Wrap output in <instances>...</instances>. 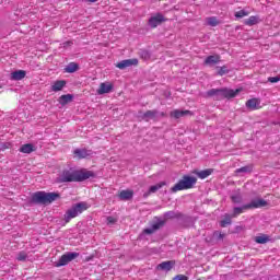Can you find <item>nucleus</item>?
<instances>
[{"instance_id":"obj_10","label":"nucleus","mask_w":280,"mask_h":280,"mask_svg":"<svg viewBox=\"0 0 280 280\" xmlns=\"http://www.w3.org/2000/svg\"><path fill=\"white\" fill-rule=\"evenodd\" d=\"M73 154L75 159H88V156H93V152L88 149H75Z\"/></svg>"},{"instance_id":"obj_39","label":"nucleus","mask_w":280,"mask_h":280,"mask_svg":"<svg viewBox=\"0 0 280 280\" xmlns=\"http://www.w3.org/2000/svg\"><path fill=\"white\" fill-rule=\"evenodd\" d=\"M115 222H117L115 217H107V224H115Z\"/></svg>"},{"instance_id":"obj_25","label":"nucleus","mask_w":280,"mask_h":280,"mask_svg":"<svg viewBox=\"0 0 280 280\" xmlns=\"http://www.w3.org/2000/svg\"><path fill=\"white\" fill-rule=\"evenodd\" d=\"M259 23V16L257 15H252L247 20H245V25H248L252 27V25H257Z\"/></svg>"},{"instance_id":"obj_13","label":"nucleus","mask_w":280,"mask_h":280,"mask_svg":"<svg viewBox=\"0 0 280 280\" xmlns=\"http://www.w3.org/2000/svg\"><path fill=\"white\" fill-rule=\"evenodd\" d=\"M187 115H191V112L180 109H174L173 112H171V117H173L174 119H180V117H185Z\"/></svg>"},{"instance_id":"obj_23","label":"nucleus","mask_w":280,"mask_h":280,"mask_svg":"<svg viewBox=\"0 0 280 280\" xmlns=\"http://www.w3.org/2000/svg\"><path fill=\"white\" fill-rule=\"evenodd\" d=\"M78 69H80V66H78V63H75V62H70V63L65 68V71H66V73H75V71H78Z\"/></svg>"},{"instance_id":"obj_3","label":"nucleus","mask_w":280,"mask_h":280,"mask_svg":"<svg viewBox=\"0 0 280 280\" xmlns=\"http://www.w3.org/2000/svg\"><path fill=\"white\" fill-rule=\"evenodd\" d=\"M58 198H60V194L58 192L37 191L32 196L33 202H37V205H51Z\"/></svg>"},{"instance_id":"obj_12","label":"nucleus","mask_w":280,"mask_h":280,"mask_svg":"<svg viewBox=\"0 0 280 280\" xmlns=\"http://www.w3.org/2000/svg\"><path fill=\"white\" fill-rule=\"evenodd\" d=\"M110 91H113V85L110 83H101L97 94L104 95L106 93H110Z\"/></svg>"},{"instance_id":"obj_14","label":"nucleus","mask_w":280,"mask_h":280,"mask_svg":"<svg viewBox=\"0 0 280 280\" xmlns=\"http://www.w3.org/2000/svg\"><path fill=\"white\" fill-rule=\"evenodd\" d=\"M20 152L22 154H32V152H36V147L32 143H26L20 148Z\"/></svg>"},{"instance_id":"obj_27","label":"nucleus","mask_w":280,"mask_h":280,"mask_svg":"<svg viewBox=\"0 0 280 280\" xmlns=\"http://www.w3.org/2000/svg\"><path fill=\"white\" fill-rule=\"evenodd\" d=\"M142 117L145 119V121H150V119H154L156 117V110H148Z\"/></svg>"},{"instance_id":"obj_38","label":"nucleus","mask_w":280,"mask_h":280,"mask_svg":"<svg viewBox=\"0 0 280 280\" xmlns=\"http://www.w3.org/2000/svg\"><path fill=\"white\" fill-rule=\"evenodd\" d=\"M268 82H271V84H275L277 82H280V78L279 77H270L268 79Z\"/></svg>"},{"instance_id":"obj_8","label":"nucleus","mask_w":280,"mask_h":280,"mask_svg":"<svg viewBox=\"0 0 280 280\" xmlns=\"http://www.w3.org/2000/svg\"><path fill=\"white\" fill-rule=\"evenodd\" d=\"M139 65L138 59H125L116 65L117 69H128V67H137Z\"/></svg>"},{"instance_id":"obj_17","label":"nucleus","mask_w":280,"mask_h":280,"mask_svg":"<svg viewBox=\"0 0 280 280\" xmlns=\"http://www.w3.org/2000/svg\"><path fill=\"white\" fill-rule=\"evenodd\" d=\"M248 210L249 209H248L247 203L243 205L241 207H234L232 218H237V215H242V213H244V211H248Z\"/></svg>"},{"instance_id":"obj_15","label":"nucleus","mask_w":280,"mask_h":280,"mask_svg":"<svg viewBox=\"0 0 280 280\" xmlns=\"http://www.w3.org/2000/svg\"><path fill=\"white\" fill-rule=\"evenodd\" d=\"M162 187H165V182H161L160 184L151 186L149 190L144 192V198H148L150 194H156Z\"/></svg>"},{"instance_id":"obj_26","label":"nucleus","mask_w":280,"mask_h":280,"mask_svg":"<svg viewBox=\"0 0 280 280\" xmlns=\"http://www.w3.org/2000/svg\"><path fill=\"white\" fill-rule=\"evenodd\" d=\"M161 229V223H154L151 228L144 229L143 233L147 235H152L155 231Z\"/></svg>"},{"instance_id":"obj_9","label":"nucleus","mask_w":280,"mask_h":280,"mask_svg":"<svg viewBox=\"0 0 280 280\" xmlns=\"http://www.w3.org/2000/svg\"><path fill=\"white\" fill-rule=\"evenodd\" d=\"M268 206V201L261 199V198H257L252 200L249 203H247V209H261V207H267Z\"/></svg>"},{"instance_id":"obj_18","label":"nucleus","mask_w":280,"mask_h":280,"mask_svg":"<svg viewBox=\"0 0 280 280\" xmlns=\"http://www.w3.org/2000/svg\"><path fill=\"white\" fill-rule=\"evenodd\" d=\"M132 196H135L132 190H121L118 195V198L120 200H131Z\"/></svg>"},{"instance_id":"obj_11","label":"nucleus","mask_w":280,"mask_h":280,"mask_svg":"<svg viewBox=\"0 0 280 280\" xmlns=\"http://www.w3.org/2000/svg\"><path fill=\"white\" fill-rule=\"evenodd\" d=\"M192 173L196 174V176H198V178H200L201 180H205V178H209V176L213 174V168H207L203 171H194Z\"/></svg>"},{"instance_id":"obj_22","label":"nucleus","mask_w":280,"mask_h":280,"mask_svg":"<svg viewBox=\"0 0 280 280\" xmlns=\"http://www.w3.org/2000/svg\"><path fill=\"white\" fill-rule=\"evenodd\" d=\"M69 102H73V95L66 94L59 97V104H61V106H66V104H69Z\"/></svg>"},{"instance_id":"obj_35","label":"nucleus","mask_w":280,"mask_h":280,"mask_svg":"<svg viewBox=\"0 0 280 280\" xmlns=\"http://www.w3.org/2000/svg\"><path fill=\"white\" fill-rule=\"evenodd\" d=\"M232 202H234L235 205L242 203V195H233Z\"/></svg>"},{"instance_id":"obj_2","label":"nucleus","mask_w":280,"mask_h":280,"mask_svg":"<svg viewBox=\"0 0 280 280\" xmlns=\"http://www.w3.org/2000/svg\"><path fill=\"white\" fill-rule=\"evenodd\" d=\"M242 91L241 89H212L207 92V97H214V100H231L237 96V93Z\"/></svg>"},{"instance_id":"obj_31","label":"nucleus","mask_w":280,"mask_h":280,"mask_svg":"<svg viewBox=\"0 0 280 280\" xmlns=\"http://www.w3.org/2000/svg\"><path fill=\"white\" fill-rule=\"evenodd\" d=\"M250 172H253V167H250V166H243V167L236 170V174H242V173L250 174Z\"/></svg>"},{"instance_id":"obj_34","label":"nucleus","mask_w":280,"mask_h":280,"mask_svg":"<svg viewBox=\"0 0 280 280\" xmlns=\"http://www.w3.org/2000/svg\"><path fill=\"white\" fill-rule=\"evenodd\" d=\"M18 261H25L27 259V254L25 252H20L16 256Z\"/></svg>"},{"instance_id":"obj_6","label":"nucleus","mask_w":280,"mask_h":280,"mask_svg":"<svg viewBox=\"0 0 280 280\" xmlns=\"http://www.w3.org/2000/svg\"><path fill=\"white\" fill-rule=\"evenodd\" d=\"M78 257H80V253H66L63 254L59 260L56 262V268H60L62 266H67V264L73 261V259H78Z\"/></svg>"},{"instance_id":"obj_30","label":"nucleus","mask_w":280,"mask_h":280,"mask_svg":"<svg viewBox=\"0 0 280 280\" xmlns=\"http://www.w3.org/2000/svg\"><path fill=\"white\" fill-rule=\"evenodd\" d=\"M207 23L211 27H215L217 25H220V22L218 21V18H215V16L208 18Z\"/></svg>"},{"instance_id":"obj_32","label":"nucleus","mask_w":280,"mask_h":280,"mask_svg":"<svg viewBox=\"0 0 280 280\" xmlns=\"http://www.w3.org/2000/svg\"><path fill=\"white\" fill-rule=\"evenodd\" d=\"M218 69V75H226V73H229V67L226 66H222Z\"/></svg>"},{"instance_id":"obj_5","label":"nucleus","mask_w":280,"mask_h":280,"mask_svg":"<svg viewBox=\"0 0 280 280\" xmlns=\"http://www.w3.org/2000/svg\"><path fill=\"white\" fill-rule=\"evenodd\" d=\"M89 209V205L86 202H79L74 206H72L66 213H65V220L66 222H71L73 218H78L80 213L83 211H86Z\"/></svg>"},{"instance_id":"obj_28","label":"nucleus","mask_w":280,"mask_h":280,"mask_svg":"<svg viewBox=\"0 0 280 280\" xmlns=\"http://www.w3.org/2000/svg\"><path fill=\"white\" fill-rule=\"evenodd\" d=\"M258 104H259V101L257 98H252L246 102L247 108H252V110H255Z\"/></svg>"},{"instance_id":"obj_40","label":"nucleus","mask_w":280,"mask_h":280,"mask_svg":"<svg viewBox=\"0 0 280 280\" xmlns=\"http://www.w3.org/2000/svg\"><path fill=\"white\" fill-rule=\"evenodd\" d=\"M85 1H89L90 3H95V1L97 0H85Z\"/></svg>"},{"instance_id":"obj_29","label":"nucleus","mask_w":280,"mask_h":280,"mask_svg":"<svg viewBox=\"0 0 280 280\" xmlns=\"http://www.w3.org/2000/svg\"><path fill=\"white\" fill-rule=\"evenodd\" d=\"M232 218H233V215H231V214H225L224 215V220H222L221 222H220V225L224 229L225 226H229V224H231V222H232Z\"/></svg>"},{"instance_id":"obj_20","label":"nucleus","mask_w":280,"mask_h":280,"mask_svg":"<svg viewBox=\"0 0 280 280\" xmlns=\"http://www.w3.org/2000/svg\"><path fill=\"white\" fill-rule=\"evenodd\" d=\"M66 84H67L66 81H56L51 85V91H54L55 93H58V91H62V89H65Z\"/></svg>"},{"instance_id":"obj_33","label":"nucleus","mask_w":280,"mask_h":280,"mask_svg":"<svg viewBox=\"0 0 280 280\" xmlns=\"http://www.w3.org/2000/svg\"><path fill=\"white\" fill-rule=\"evenodd\" d=\"M244 16H248V12H246L245 10H241L235 13L236 19H244Z\"/></svg>"},{"instance_id":"obj_24","label":"nucleus","mask_w":280,"mask_h":280,"mask_svg":"<svg viewBox=\"0 0 280 280\" xmlns=\"http://www.w3.org/2000/svg\"><path fill=\"white\" fill-rule=\"evenodd\" d=\"M255 242L256 244H268V242H270V236L261 234L255 237Z\"/></svg>"},{"instance_id":"obj_21","label":"nucleus","mask_w":280,"mask_h":280,"mask_svg":"<svg viewBox=\"0 0 280 280\" xmlns=\"http://www.w3.org/2000/svg\"><path fill=\"white\" fill-rule=\"evenodd\" d=\"M25 75H26V72L24 70H16L11 73V80H23Z\"/></svg>"},{"instance_id":"obj_7","label":"nucleus","mask_w":280,"mask_h":280,"mask_svg":"<svg viewBox=\"0 0 280 280\" xmlns=\"http://www.w3.org/2000/svg\"><path fill=\"white\" fill-rule=\"evenodd\" d=\"M165 21L167 20L165 19V16H163V14L156 13L149 19V26L152 28L159 27V25H161V23H165Z\"/></svg>"},{"instance_id":"obj_37","label":"nucleus","mask_w":280,"mask_h":280,"mask_svg":"<svg viewBox=\"0 0 280 280\" xmlns=\"http://www.w3.org/2000/svg\"><path fill=\"white\" fill-rule=\"evenodd\" d=\"M173 280H189V278L185 275H177Z\"/></svg>"},{"instance_id":"obj_16","label":"nucleus","mask_w":280,"mask_h":280,"mask_svg":"<svg viewBox=\"0 0 280 280\" xmlns=\"http://www.w3.org/2000/svg\"><path fill=\"white\" fill-rule=\"evenodd\" d=\"M174 268V261L168 260V261H163L158 266V270H164L165 272H170Z\"/></svg>"},{"instance_id":"obj_36","label":"nucleus","mask_w":280,"mask_h":280,"mask_svg":"<svg viewBox=\"0 0 280 280\" xmlns=\"http://www.w3.org/2000/svg\"><path fill=\"white\" fill-rule=\"evenodd\" d=\"M140 56H141V58H143V60H150V51H148V50H142L140 52Z\"/></svg>"},{"instance_id":"obj_19","label":"nucleus","mask_w":280,"mask_h":280,"mask_svg":"<svg viewBox=\"0 0 280 280\" xmlns=\"http://www.w3.org/2000/svg\"><path fill=\"white\" fill-rule=\"evenodd\" d=\"M218 62H220V55H212V56H208L205 59V65H218Z\"/></svg>"},{"instance_id":"obj_1","label":"nucleus","mask_w":280,"mask_h":280,"mask_svg":"<svg viewBox=\"0 0 280 280\" xmlns=\"http://www.w3.org/2000/svg\"><path fill=\"white\" fill-rule=\"evenodd\" d=\"M89 178H95V173L88 170H68L63 171L59 177V183H82L89 180Z\"/></svg>"},{"instance_id":"obj_4","label":"nucleus","mask_w":280,"mask_h":280,"mask_svg":"<svg viewBox=\"0 0 280 280\" xmlns=\"http://www.w3.org/2000/svg\"><path fill=\"white\" fill-rule=\"evenodd\" d=\"M198 183V178L195 176L184 175L183 178L171 188L173 194L176 191H185V189H192L194 185Z\"/></svg>"}]
</instances>
